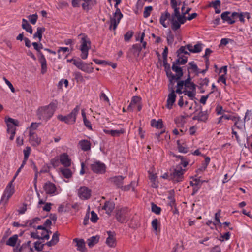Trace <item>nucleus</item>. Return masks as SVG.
<instances>
[{"instance_id": "nucleus-1", "label": "nucleus", "mask_w": 252, "mask_h": 252, "mask_svg": "<svg viewBox=\"0 0 252 252\" xmlns=\"http://www.w3.org/2000/svg\"><path fill=\"white\" fill-rule=\"evenodd\" d=\"M185 0H171V6L174 10L171 16L172 29L176 31L180 28L181 25L186 21V17L180 15V9L184 8Z\"/></svg>"}, {"instance_id": "nucleus-2", "label": "nucleus", "mask_w": 252, "mask_h": 252, "mask_svg": "<svg viewBox=\"0 0 252 252\" xmlns=\"http://www.w3.org/2000/svg\"><path fill=\"white\" fill-rule=\"evenodd\" d=\"M57 103L53 102L49 105L39 107L37 110V115L39 120L47 121L53 115L57 108Z\"/></svg>"}, {"instance_id": "nucleus-3", "label": "nucleus", "mask_w": 252, "mask_h": 252, "mask_svg": "<svg viewBox=\"0 0 252 252\" xmlns=\"http://www.w3.org/2000/svg\"><path fill=\"white\" fill-rule=\"evenodd\" d=\"M91 41L86 35H83L80 40V50L81 52L80 57L85 60L88 56L89 50L91 49Z\"/></svg>"}, {"instance_id": "nucleus-4", "label": "nucleus", "mask_w": 252, "mask_h": 252, "mask_svg": "<svg viewBox=\"0 0 252 252\" xmlns=\"http://www.w3.org/2000/svg\"><path fill=\"white\" fill-rule=\"evenodd\" d=\"M252 114L251 111L247 110L245 113L244 120L241 119V118L238 116H235V119L233 120L234 125L232 127L237 128L243 132L245 129V122L250 120V117L252 115Z\"/></svg>"}, {"instance_id": "nucleus-5", "label": "nucleus", "mask_w": 252, "mask_h": 252, "mask_svg": "<svg viewBox=\"0 0 252 252\" xmlns=\"http://www.w3.org/2000/svg\"><path fill=\"white\" fill-rule=\"evenodd\" d=\"M14 180H12L7 185L4 190L2 197V200L7 202L9 199L12 196L15 192L14 185L13 182Z\"/></svg>"}, {"instance_id": "nucleus-6", "label": "nucleus", "mask_w": 252, "mask_h": 252, "mask_svg": "<svg viewBox=\"0 0 252 252\" xmlns=\"http://www.w3.org/2000/svg\"><path fill=\"white\" fill-rule=\"evenodd\" d=\"M44 190L46 194L55 195L60 193L56 185L50 182H46L43 186Z\"/></svg>"}, {"instance_id": "nucleus-7", "label": "nucleus", "mask_w": 252, "mask_h": 252, "mask_svg": "<svg viewBox=\"0 0 252 252\" xmlns=\"http://www.w3.org/2000/svg\"><path fill=\"white\" fill-rule=\"evenodd\" d=\"M91 167L92 171L95 173L103 174L106 171L105 165L99 161L94 162L91 164Z\"/></svg>"}, {"instance_id": "nucleus-8", "label": "nucleus", "mask_w": 252, "mask_h": 252, "mask_svg": "<svg viewBox=\"0 0 252 252\" xmlns=\"http://www.w3.org/2000/svg\"><path fill=\"white\" fill-rule=\"evenodd\" d=\"M122 17L123 14L121 13L120 10H117L113 17L110 19V29H113V30H115L120 23V20L122 19Z\"/></svg>"}, {"instance_id": "nucleus-9", "label": "nucleus", "mask_w": 252, "mask_h": 252, "mask_svg": "<svg viewBox=\"0 0 252 252\" xmlns=\"http://www.w3.org/2000/svg\"><path fill=\"white\" fill-rule=\"evenodd\" d=\"M79 110L80 106L79 105H77L68 115H66V124L68 125L74 124L76 122V116Z\"/></svg>"}, {"instance_id": "nucleus-10", "label": "nucleus", "mask_w": 252, "mask_h": 252, "mask_svg": "<svg viewBox=\"0 0 252 252\" xmlns=\"http://www.w3.org/2000/svg\"><path fill=\"white\" fill-rule=\"evenodd\" d=\"M73 64L78 69L85 72L91 73L93 72L94 68L93 67H89V64L83 62L79 59L77 61H74Z\"/></svg>"}, {"instance_id": "nucleus-11", "label": "nucleus", "mask_w": 252, "mask_h": 252, "mask_svg": "<svg viewBox=\"0 0 252 252\" xmlns=\"http://www.w3.org/2000/svg\"><path fill=\"white\" fill-rule=\"evenodd\" d=\"M91 190L85 186L81 187L78 189V195L81 200H87L91 196Z\"/></svg>"}, {"instance_id": "nucleus-12", "label": "nucleus", "mask_w": 252, "mask_h": 252, "mask_svg": "<svg viewBox=\"0 0 252 252\" xmlns=\"http://www.w3.org/2000/svg\"><path fill=\"white\" fill-rule=\"evenodd\" d=\"M128 213L126 209L121 208L116 213V219L121 223L126 222L128 220Z\"/></svg>"}, {"instance_id": "nucleus-13", "label": "nucleus", "mask_w": 252, "mask_h": 252, "mask_svg": "<svg viewBox=\"0 0 252 252\" xmlns=\"http://www.w3.org/2000/svg\"><path fill=\"white\" fill-rule=\"evenodd\" d=\"M236 14H237L236 12L232 13L230 12H224L221 14V17L224 22H226L230 24H232L235 22Z\"/></svg>"}, {"instance_id": "nucleus-14", "label": "nucleus", "mask_w": 252, "mask_h": 252, "mask_svg": "<svg viewBox=\"0 0 252 252\" xmlns=\"http://www.w3.org/2000/svg\"><path fill=\"white\" fill-rule=\"evenodd\" d=\"M6 123L7 126V132L10 133H15L16 126H19V122L18 120L8 118L6 119Z\"/></svg>"}, {"instance_id": "nucleus-15", "label": "nucleus", "mask_w": 252, "mask_h": 252, "mask_svg": "<svg viewBox=\"0 0 252 252\" xmlns=\"http://www.w3.org/2000/svg\"><path fill=\"white\" fill-rule=\"evenodd\" d=\"M185 170L183 169L180 165L176 166L173 173V178L176 182H180L183 178V174Z\"/></svg>"}, {"instance_id": "nucleus-16", "label": "nucleus", "mask_w": 252, "mask_h": 252, "mask_svg": "<svg viewBox=\"0 0 252 252\" xmlns=\"http://www.w3.org/2000/svg\"><path fill=\"white\" fill-rule=\"evenodd\" d=\"M41 138L38 137L37 134L32 130H30L29 132V141L33 146L36 147L41 143Z\"/></svg>"}, {"instance_id": "nucleus-17", "label": "nucleus", "mask_w": 252, "mask_h": 252, "mask_svg": "<svg viewBox=\"0 0 252 252\" xmlns=\"http://www.w3.org/2000/svg\"><path fill=\"white\" fill-rule=\"evenodd\" d=\"M176 98V95L175 94V92L172 89L168 95L166 102V107L168 109H172L173 105L175 102Z\"/></svg>"}, {"instance_id": "nucleus-18", "label": "nucleus", "mask_w": 252, "mask_h": 252, "mask_svg": "<svg viewBox=\"0 0 252 252\" xmlns=\"http://www.w3.org/2000/svg\"><path fill=\"white\" fill-rule=\"evenodd\" d=\"M60 160L62 165L65 167H69L71 165V160L66 153H63L60 156Z\"/></svg>"}, {"instance_id": "nucleus-19", "label": "nucleus", "mask_w": 252, "mask_h": 252, "mask_svg": "<svg viewBox=\"0 0 252 252\" xmlns=\"http://www.w3.org/2000/svg\"><path fill=\"white\" fill-rule=\"evenodd\" d=\"M125 129L124 128H120L117 130H109L108 129H104L103 132L107 134H110L113 137H118L121 134L125 132Z\"/></svg>"}, {"instance_id": "nucleus-20", "label": "nucleus", "mask_w": 252, "mask_h": 252, "mask_svg": "<svg viewBox=\"0 0 252 252\" xmlns=\"http://www.w3.org/2000/svg\"><path fill=\"white\" fill-rule=\"evenodd\" d=\"M37 229L42 230V232L40 233L41 235L40 236L41 239L48 240L49 239L50 234L52 233L51 231L47 230L44 226L42 225H38L37 227Z\"/></svg>"}, {"instance_id": "nucleus-21", "label": "nucleus", "mask_w": 252, "mask_h": 252, "mask_svg": "<svg viewBox=\"0 0 252 252\" xmlns=\"http://www.w3.org/2000/svg\"><path fill=\"white\" fill-rule=\"evenodd\" d=\"M39 61L41 66V73L44 74L47 71V62L42 52L39 53Z\"/></svg>"}, {"instance_id": "nucleus-22", "label": "nucleus", "mask_w": 252, "mask_h": 252, "mask_svg": "<svg viewBox=\"0 0 252 252\" xmlns=\"http://www.w3.org/2000/svg\"><path fill=\"white\" fill-rule=\"evenodd\" d=\"M170 16V14L168 12H165L162 13L160 18V23L165 28L168 27L169 22L168 20L169 19Z\"/></svg>"}, {"instance_id": "nucleus-23", "label": "nucleus", "mask_w": 252, "mask_h": 252, "mask_svg": "<svg viewBox=\"0 0 252 252\" xmlns=\"http://www.w3.org/2000/svg\"><path fill=\"white\" fill-rule=\"evenodd\" d=\"M208 114L206 111H201L197 115L193 116L192 119L199 121L206 122L208 119Z\"/></svg>"}, {"instance_id": "nucleus-24", "label": "nucleus", "mask_w": 252, "mask_h": 252, "mask_svg": "<svg viewBox=\"0 0 252 252\" xmlns=\"http://www.w3.org/2000/svg\"><path fill=\"white\" fill-rule=\"evenodd\" d=\"M80 148L84 151H89L91 149V143L87 140H81L79 142Z\"/></svg>"}, {"instance_id": "nucleus-25", "label": "nucleus", "mask_w": 252, "mask_h": 252, "mask_svg": "<svg viewBox=\"0 0 252 252\" xmlns=\"http://www.w3.org/2000/svg\"><path fill=\"white\" fill-rule=\"evenodd\" d=\"M141 98L140 97L134 96L132 98L130 103L127 107V110L128 111H133L134 107L140 103Z\"/></svg>"}, {"instance_id": "nucleus-26", "label": "nucleus", "mask_w": 252, "mask_h": 252, "mask_svg": "<svg viewBox=\"0 0 252 252\" xmlns=\"http://www.w3.org/2000/svg\"><path fill=\"white\" fill-rule=\"evenodd\" d=\"M83 1L84 2L82 4V6L83 9L86 10H89L91 9L96 3L95 0H83Z\"/></svg>"}, {"instance_id": "nucleus-27", "label": "nucleus", "mask_w": 252, "mask_h": 252, "mask_svg": "<svg viewBox=\"0 0 252 252\" xmlns=\"http://www.w3.org/2000/svg\"><path fill=\"white\" fill-rule=\"evenodd\" d=\"M179 65L173 63L172 66V69L176 73V78L178 80L180 79L183 76V71L181 67L179 66Z\"/></svg>"}, {"instance_id": "nucleus-28", "label": "nucleus", "mask_w": 252, "mask_h": 252, "mask_svg": "<svg viewBox=\"0 0 252 252\" xmlns=\"http://www.w3.org/2000/svg\"><path fill=\"white\" fill-rule=\"evenodd\" d=\"M107 233L108 237L106 239V243L109 247L114 248L116 245V239L111 232L109 231Z\"/></svg>"}, {"instance_id": "nucleus-29", "label": "nucleus", "mask_w": 252, "mask_h": 252, "mask_svg": "<svg viewBox=\"0 0 252 252\" xmlns=\"http://www.w3.org/2000/svg\"><path fill=\"white\" fill-rule=\"evenodd\" d=\"M73 242L76 243L77 249L82 252H84L85 251V244L83 239H78L75 238L73 239Z\"/></svg>"}, {"instance_id": "nucleus-30", "label": "nucleus", "mask_w": 252, "mask_h": 252, "mask_svg": "<svg viewBox=\"0 0 252 252\" xmlns=\"http://www.w3.org/2000/svg\"><path fill=\"white\" fill-rule=\"evenodd\" d=\"M188 117V115L179 116L175 119V123L178 126H183L186 123V119Z\"/></svg>"}, {"instance_id": "nucleus-31", "label": "nucleus", "mask_w": 252, "mask_h": 252, "mask_svg": "<svg viewBox=\"0 0 252 252\" xmlns=\"http://www.w3.org/2000/svg\"><path fill=\"white\" fill-rule=\"evenodd\" d=\"M40 220V218L39 217H36L32 220H29L26 222L25 225L27 226H29L31 227H32L33 228L37 229L36 225L38 224L39 221Z\"/></svg>"}, {"instance_id": "nucleus-32", "label": "nucleus", "mask_w": 252, "mask_h": 252, "mask_svg": "<svg viewBox=\"0 0 252 252\" xmlns=\"http://www.w3.org/2000/svg\"><path fill=\"white\" fill-rule=\"evenodd\" d=\"M114 208L115 204L111 201H106L103 207V209L106 211V213L108 214H110L113 211Z\"/></svg>"}, {"instance_id": "nucleus-33", "label": "nucleus", "mask_w": 252, "mask_h": 252, "mask_svg": "<svg viewBox=\"0 0 252 252\" xmlns=\"http://www.w3.org/2000/svg\"><path fill=\"white\" fill-rule=\"evenodd\" d=\"M99 240V236L96 235L93 236L87 240L88 245L90 248L93 247L94 245L96 244Z\"/></svg>"}, {"instance_id": "nucleus-34", "label": "nucleus", "mask_w": 252, "mask_h": 252, "mask_svg": "<svg viewBox=\"0 0 252 252\" xmlns=\"http://www.w3.org/2000/svg\"><path fill=\"white\" fill-rule=\"evenodd\" d=\"M125 177L122 176H115L111 178V181L118 187L122 188L123 184V180Z\"/></svg>"}, {"instance_id": "nucleus-35", "label": "nucleus", "mask_w": 252, "mask_h": 252, "mask_svg": "<svg viewBox=\"0 0 252 252\" xmlns=\"http://www.w3.org/2000/svg\"><path fill=\"white\" fill-rule=\"evenodd\" d=\"M221 71H223V74L219 77L218 82H221L224 85H226V79L225 76L227 72V67L226 66H222L221 67Z\"/></svg>"}, {"instance_id": "nucleus-36", "label": "nucleus", "mask_w": 252, "mask_h": 252, "mask_svg": "<svg viewBox=\"0 0 252 252\" xmlns=\"http://www.w3.org/2000/svg\"><path fill=\"white\" fill-rule=\"evenodd\" d=\"M68 52L69 54L70 50L68 47H60L57 51L58 54V58L61 59L63 57H66L67 55H64L66 52Z\"/></svg>"}, {"instance_id": "nucleus-37", "label": "nucleus", "mask_w": 252, "mask_h": 252, "mask_svg": "<svg viewBox=\"0 0 252 252\" xmlns=\"http://www.w3.org/2000/svg\"><path fill=\"white\" fill-rule=\"evenodd\" d=\"M22 28L25 30L27 32L31 34L32 33V26L29 24L28 21L25 19H22Z\"/></svg>"}, {"instance_id": "nucleus-38", "label": "nucleus", "mask_w": 252, "mask_h": 252, "mask_svg": "<svg viewBox=\"0 0 252 252\" xmlns=\"http://www.w3.org/2000/svg\"><path fill=\"white\" fill-rule=\"evenodd\" d=\"M45 31V29L44 27H38L36 32L33 35V37H37L39 39V41H41L42 38V34Z\"/></svg>"}, {"instance_id": "nucleus-39", "label": "nucleus", "mask_w": 252, "mask_h": 252, "mask_svg": "<svg viewBox=\"0 0 252 252\" xmlns=\"http://www.w3.org/2000/svg\"><path fill=\"white\" fill-rule=\"evenodd\" d=\"M178 58L174 62L178 65L185 64L187 62V57L184 55L178 54Z\"/></svg>"}, {"instance_id": "nucleus-40", "label": "nucleus", "mask_w": 252, "mask_h": 252, "mask_svg": "<svg viewBox=\"0 0 252 252\" xmlns=\"http://www.w3.org/2000/svg\"><path fill=\"white\" fill-rule=\"evenodd\" d=\"M236 17L239 18L240 21L242 23L245 22V18H246L247 19H249L250 18V13L248 12H241L238 13L237 12Z\"/></svg>"}, {"instance_id": "nucleus-41", "label": "nucleus", "mask_w": 252, "mask_h": 252, "mask_svg": "<svg viewBox=\"0 0 252 252\" xmlns=\"http://www.w3.org/2000/svg\"><path fill=\"white\" fill-rule=\"evenodd\" d=\"M137 186V183L135 181H132L129 185L127 186H122L121 189L124 191H128L132 189L134 190V188Z\"/></svg>"}, {"instance_id": "nucleus-42", "label": "nucleus", "mask_w": 252, "mask_h": 252, "mask_svg": "<svg viewBox=\"0 0 252 252\" xmlns=\"http://www.w3.org/2000/svg\"><path fill=\"white\" fill-rule=\"evenodd\" d=\"M18 240V235L15 234L10 237L6 241V245L14 247L15 246Z\"/></svg>"}, {"instance_id": "nucleus-43", "label": "nucleus", "mask_w": 252, "mask_h": 252, "mask_svg": "<svg viewBox=\"0 0 252 252\" xmlns=\"http://www.w3.org/2000/svg\"><path fill=\"white\" fill-rule=\"evenodd\" d=\"M31 241H28L27 243L22 244V249L24 252H34L33 248L31 245Z\"/></svg>"}, {"instance_id": "nucleus-44", "label": "nucleus", "mask_w": 252, "mask_h": 252, "mask_svg": "<svg viewBox=\"0 0 252 252\" xmlns=\"http://www.w3.org/2000/svg\"><path fill=\"white\" fill-rule=\"evenodd\" d=\"M151 124L153 127H155L158 129L161 128L163 126V122L161 120L156 121L155 119H153L151 121Z\"/></svg>"}, {"instance_id": "nucleus-45", "label": "nucleus", "mask_w": 252, "mask_h": 252, "mask_svg": "<svg viewBox=\"0 0 252 252\" xmlns=\"http://www.w3.org/2000/svg\"><path fill=\"white\" fill-rule=\"evenodd\" d=\"M184 93L185 95H187L191 99L193 100L195 98V96L196 94V90H184Z\"/></svg>"}, {"instance_id": "nucleus-46", "label": "nucleus", "mask_w": 252, "mask_h": 252, "mask_svg": "<svg viewBox=\"0 0 252 252\" xmlns=\"http://www.w3.org/2000/svg\"><path fill=\"white\" fill-rule=\"evenodd\" d=\"M145 37V33L142 32L139 33L136 38V40L137 41H140L142 44V48H145L146 47L147 43L146 41H144V38Z\"/></svg>"}, {"instance_id": "nucleus-47", "label": "nucleus", "mask_w": 252, "mask_h": 252, "mask_svg": "<svg viewBox=\"0 0 252 252\" xmlns=\"http://www.w3.org/2000/svg\"><path fill=\"white\" fill-rule=\"evenodd\" d=\"M210 162V158L208 157H206L205 158L204 161L202 162L200 167L198 169V170L200 171H204L207 167L208 165Z\"/></svg>"}, {"instance_id": "nucleus-48", "label": "nucleus", "mask_w": 252, "mask_h": 252, "mask_svg": "<svg viewBox=\"0 0 252 252\" xmlns=\"http://www.w3.org/2000/svg\"><path fill=\"white\" fill-rule=\"evenodd\" d=\"M73 76L77 82L82 83L85 81L84 77L80 72H75L73 74Z\"/></svg>"}, {"instance_id": "nucleus-49", "label": "nucleus", "mask_w": 252, "mask_h": 252, "mask_svg": "<svg viewBox=\"0 0 252 252\" xmlns=\"http://www.w3.org/2000/svg\"><path fill=\"white\" fill-rule=\"evenodd\" d=\"M159 225V222L157 219H154L152 221V226L153 229L154 230L156 234H158L159 232V229H158V226Z\"/></svg>"}, {"instance_id": "nucleus-50", "label": "nucleus", "mask_w": 252, "mask_h": 252, "mask_svg": "<svg viewBox=\"0 0 252 252\" xmlns=\"http://www.w3.org/2000/svg\"><path fill=\"white\" fill-rule=\"evenodd\" d=\"M184 85V81H179L177 83V89L175 91V93L178 94H181L184 93V91H182Z\"/></svg>"}, {"instance_id": "nucleus-51", "label": "nucleus", "mask_w": 252, "mask_h": 252, "mask_svg": "<svg viewBox=\"0 0 252 252\" xmlns=\"http://www.w3.org/2000/svg\"><path fill=\"white\" fill-rule=\"evenodd\" d=\"M132 50L133 54L136 56H139L142 50V47H141L140 45L135 44L132 46Z\"/></svg>"}, {"instance_id": "nucleus-52", "label": "nucleus", "mask_w": 252, "mask_h": 252, "mask_svg": "<svg viewBox=\"0 0 252 252\" xmlns=\"http://www.w3.org/2000/svg\"><path fill=\"white\" fill-rule=\"evenodd\" d=\"M62 175L66 178H69L72 176V172L67 168H64L61 170Z\"/></svg>"}, {"instance_id": "nucleus-53", "label": "nucleus", "mask_w": 252, "mask_h": 252, "mask_svg": "<svg viewBox=\"0 0 252 252\" xmlns=\"http://www.w3.org/2000/svg\"><path fill=\"white\" fill-rule=\"evenodd\" d=\"M177 143L178 145V149L179 152L183 153H186L188 152V149L186 146L181 145L179 141H177Z\"/></svg>"}, {"instance_id": "nucleus-54", "label": "nucleus", "mask_w": 252, "mask_h": 252, "mask_svg": "<svg viewBox=\"0 0 252 252\" xmlns=\"http://www.w3.org/2000/svg\"><path fill=\"white\" fill-rule=\"evenodd\" d=\"M149 179L151 181V182H153L152 186L154 188L157 187L158 186V184L156 182L157 176L155 174H153L150 172H149Z\"/></svg>"}, {"instance_id": "nucleus-55", "label": "nucleus", "mask_w": 252, "mask_h": 252, "mask_svg": "<svg viewBox=\"0 0 252 252\" xmlns=\"http://www.w3.org/2000/svg\"><path fill=\"white\" fill-rule=\"evenodd\" d=\"M151 210L153 212L155 213L157 215L159 214L161 210V208L159 207L157 205L154 203H152Z\"/></svg>"}, {"instance_id": "nucleus-56", "label": "nucleus", "mask_w": 252, "mask_h": 252, "mask_svg": "<svg viewBox=\"0 0 252 252\" xmlns=\"http://www.w3.org/2000/svg\"><path fill=\"white\" fill-rule=\"evenodd\" d=\"M152 9L153 8L151 6L145 7L143 12V16L145 18H147L148 17H149L151 14Z\"/></svg>"}, {"instance_id": "nucleus-57", "label": "nucleus", "mask_w": 252, "mask_h": 252, "mask_svg": "<svg viewBox=\"0 0 252 252\" xmlns=\"http://www.w3.org/2000/svg\"><path fill=\"white\" fill-rule=\"evenodd\" d=\"M44 244H42L39 241H36L34 243V247L36 251H41L43 250Z\"/></svg>"}, {"instance_id": "nucleus-58", "label": "nucleus", "mask_w": 252, "mask_h": 252, "mask_svg": "<svg viewBox=\"0 0 252 252\" xmlns=\"http://www.w3.org/2000/svg\"><path fill=\"white\" fill-rule=\"evenodd\" d=\"M215 111L217 115H222L223 114H224V112H225V110L223 109L221 106L217 105L216 107Z\"/></svg>"}, {"instance_id": "nucleus-59", "label": "nucleus", "mask_w": 252, "mask_h": 252, "mask_svg": "<svg viewBox=\"0 0 252 252\" xmlns=\"http://www.w3.org/2000/svg\"><path fill=\"white\" fill-rule=\"evenodd\" d=\"M31 151V149L30 147H27L24 150V161H26L28 158L29 155L30 154Z\"/></svg>"}, {"instance_id": "nucleus-60", "label": "nucleus", "mask_w": 252, "mask_h": 252, "mask_svg": "<svg viewBox=\"0 0 252 252\" xmlns=\"http://www.w3.org/2000/svg\"><path fill=\"white\" fill-rule=\"evenodd\" d=\"M202 182L199 179H194L190 181V184L191 186H201Z\"/></svg>"}, {"instance_id": "nucleus-61", "label": "nucleus", "mask_w": 252, "mask_h": 252, "mask_svg": "<svg viewBox=\"0 0 252 252\" xmlns=\"http://www.w3.org/2000/svg\"><path fill=\"white\" fill-rule=\"evenodd\" d=\"M175 156L181 159V163L180 165V166L182 165L184 167H186L188 165V162L184 158L183 156L180 155Z\"/></svg>"}, {"instance_id": "nucleus-62", "label": "nucleus", "mask_w": 252, "mask_h": 252, "mask_svg": "<svg viewBox=\"0 0 252 252\" xmlns=\"http://www.w3.org/2000/svg\"><path fill=\"white\" fill-rule=\"evenodd\" d=\"M91 218H90L91 221L93 223L96 222L98 219L97 215L94 211H92L91 212Z\"/></svg>"}, {"instance_id": "nucleus-63", "label": "nucleus", "mask_w": 252, "mask_h": 252, "mask_svg": "<svg viewBox=\"0 0 252 252\" xmlns=\"http://www.w3.org/2000/svg\"><path fill=\"white\" fill-rule=\"evenodd\" d=\"M28 19L32 24L34 25L37 21V15L36 14L30 15Z\"/></svg>"}, {"instance_id": "nucleus-64", "label": "nucleus", "mask_w": 252, "mask_h": 252, "mask_svg": "<svg viewBox=\"0 0 252 252\" xmlns=\"http://www.w3.org/2000/svg\"><path fill=\"white\" fill-rule=\"evenodd\" d=\"M32 45L34 48L39 54L40 50L43 48V45L41 43H38L37 42H33Z\"/></svg>"}]
</instances>
